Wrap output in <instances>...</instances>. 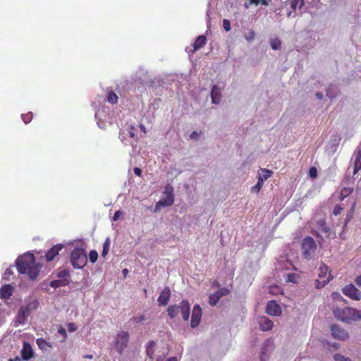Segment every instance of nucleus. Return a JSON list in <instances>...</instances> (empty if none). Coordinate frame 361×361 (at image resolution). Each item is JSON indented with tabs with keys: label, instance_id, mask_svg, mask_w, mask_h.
I'll list each match as a JSON object with an SVG mask.
<instances>
[{
	"label": "nucleus",
	"instance_id": "obj_1",
	"mask_svg": "<svg viewBox=\"0 0 361 361\" xmlns=\"http://www.w3.org/2000/svg\"><path fill=\"white\" fill-rule=\"evenodd\" d=\"M16 267L19 273L27 275L32 280L39 276L41 269V265L35 262V255L30 252L17 258Z\"/></svg>",
	"mask_w": 361,
	"mask_h": 361
},
{
	"label": "nucleus",
	"instance_id": "obj_2",
	"mask_svg": "<svg viewBox=\"0 0 361 361\" xmlns=\"http://www.w3.org/2000/svg\"><path fill=\"white\" fill-rule=\"evenodd\" d=\"M333 312L335 317L347 323L361 319V311L352 307H337L334 310Z\"/></svg>",
	"mask_w": 361,
	"mask_h": 361
},
{
	"label": "nucleus",
	"instance_id": "obj_3",
	"mask_svg": "<svg viewBox=\"0 0 361 361\" xmlns=\"http://www.w3.org/2000/svg\"><path fill=\"white\" fill-rule=\"evenodd\" d=\"M190 310V306L186 300H183L178 305H170L167 308L168 314L171 319L175 318L180 313L184 321L188 320Z\"/></svg>",
	"mask_w": 361,
	"mask_h": 361
},
{
	"label": "nucleus",
	"instance_id": "obj_4",
	"mask_svg": "<svg viewBox=\"0 0 361 361\" xmlns=\"http://www.w3.org/2000/svg\"><path fill=\"white\" fill-rule=\"evenodd\" d=\"M87 257L83 248L75 247L71 253V263L75 269H82L87 264Z\"/></svg>",
	"mask_w": 361,
	"mask_h": 361
},
{
	"label": "nucleus",
	"instance_id": "obj_5",
	"mask_svg": "<svg viewBox=\"0 0 361 361\" xmlns=\"http://www.w3.org/2000/svg\"><path fill=\"white\" fill-rule=\"evenodd\" d=\"M130 340V334L128 331H121L116 334L113 345L119 355H122L128 347Z\"/></svg>",
	"mask_w": 361,
	"mask_h": 361
},
{
	"label": "nucleus",
	"instance_id": "obj_6",
	"mask_svg": "<svg viewBox=\"0 0 361 361\" xmlns=\"http://www.w3.org/2000/svg\"><path fill=\"white\" fill-rule=\"evenodd\" d=\"M319 279L315 281V287L317 289L322 288L333 279L331 271L326 264L322 263L319 267Z\"/></svg>",
	"mask_w": 361,
	"mask_h": 361
},
{
	"label": "nucleus",
	"instance_id": "obj_7",
	"mask_svg": "<svg viewBox=\"0 0 361 361\" xmlns=\"http://www.w3.org/2000/svg\"><path fill=\"white\" fill-rule=\"evenodd\" d=\"M302 250L305 258L311 259L317 250L314 240L310 236L305 237L302 242Z\"/></svg>",
	"mask_w": 361,
	"mask_h": 361
},
{
	"label": "nucleus",
	"instance_id": "obj_8",
	"mask_svg": "<svg viewBox=\"0 0 361 361\" xmlns=\"http://www.w3.org/2000/svg\"><path fill=\"white\" fill-rule=\"evenodd\" d=\"M165 197H162L159 202H157L154 207V212L160 210L161 207H169L174 202L173 190L171 187H167L164 192Z\"/></svg>",
	"mask_w": 361,
	"mask_h": 361
},
{
	"label": "nucleus",
	"instance_id": "obj_9",
	"mask_svg": "<svg viewBox=\"0 0 361 361\" xmlns=\"http://www.w3.org/2000/svg\"><path fill=\"white\" fill-rule=\"evenodd\" d=\"M343 293L353 300H361L360 291L353 284H348L344 286L342 289Z\"/></svg>",
	"mask_w": 361,
	"mask_h": 361
},
{
	"label": "nucleus",
	"instance_id": "obj_10",
	"mask_svg": "<svg viewBox=\"0 0 361 361\" xmlns=\"http://www.w3.org/2000/svg\"><path fill=\"white\" fill-rule=\"evenodd\" d=\"M331 335L334 338L340 341H346L349 338L348 331L338 324L331 326Z\"/></svg>",
	"mask_w": 361,
	"mask_h": 361
},
{
	"label": "nucleus",
	"instance_id": "obj_11",
	"mask_svg": "<svg viewBox=\"0 0 361 361\" xmlns=\"http://www.w3.org/2000/svg\"><path fill=\"white\" fill-rule=\"evenodd\" d=\"M202 310L200 305L193 307L191 316L190 326L192 328L197 327L201 321Z\"/></svg>",
	"mask_w": 361,
	"mask_h": 361
},
{
	"label": "nucleus",
	"instance_id": "obj_12",
	"mask_svg": "<svg viewBox=\"0 0 361 361\" xmlns=\"http://www.w3.org/2000/svg\"><path fill=\"white\" fill-rule=\"evenodd\" d=\"M266 312L271 316H279L282 311L280 305L275 300H270L267 304Z\"/></svg>",
	"mask_w": 361,
	"mask_h": 361
},
{
	"label": "nucleus",
	"instance_id": "obj_13",
	"mask_svg": "<svg viewBox=\"0 0 361 361\" xmlns=\"http://www.w3.org/2000/svg\"><path fill=\"white\" fill-rule=\"evenodd\" d=\"M63 245L61 243L56 244L51 247L45 254V259L47 262H51L57 255L59 252L63 248Z\"/></svg>",
	"mask_w": 361,
	"mask_h": 361
},
{
	"label": "nucleus",
	"instance_id": "obj_14",
	"mask_svg": "<svg viewBox=\"0 0 361 361\" xmlns=\"http://www.w3.org/2000/svg\"><path fill=\"white\" fill-rule=\"evenodd\" d=\"M171 298V290L169 288L166 287L158 297L157 302L159 305L165 306L168 304Z\"/></svg>",
	"mask_w": 361,
	"mask_h": 361
},
{
	"label": "nucleus",
	"instance_id": "obj_15",
	"mask_svg": "<svg viewBox=\"0 0 361 361\" xmlns=\"http://www.w3.org/2000/svg\"><path fill=\"white\" fill-rule=\"evenodd\" d=\"M259 328L263 331H267L272 329L274 326L273 322L267 317H261L259 319Z\"/></svg>",
	"mask_w": 361,
	"mask_h": 361
},
{
	"label": "nucleus",
	"instance_id": "obj_16",
	"mask_svg": "<svg viewBox=\"0 0 361 361\" xmlns=\"http://www.w3.org/2000/svg\"><path fill=\"white\" fill-rule=\"evenodd\" d=\"M30 314V313L23 306L21 307L16 317V323L19 324H25Z\"/></svg>",
	"mask_w": 361,
	"mask_h": 361
},
{
	"label": "nucleus",
	"instance_id": "obj_17",
	"mask_svg": "<svg viewBox=\"0 0 361 361\" xmlns=\"http://www.w3.org/2000/svg\"><path fill=\"white\" fill-rule=\"evenodd\" d=\"M34 353L31 345L29 343L25 342L23 349L21 350V355L23 360H28L33 357Z\"/></svg>",
	"mask_w": 361,
	"mask_h": 361
},
{
	"label": "nucleus",
	"instance_id": "obj_18",
	"mask_svg": "<svg viewBox=\"0 0 361 361\" xmlns=\"http://www.w3.org/2000/svg\"><path fill=\"white\" fill-rule=\"evenodd\" d=\"M319 228L326 234V238H333L335 236V233L331 231V228L326 225L324 220H319L317 222Z\"/></svg>",
	"mask_w": 361,
	"mask_h": 361
},
{
	"label": "nucleus",
	"instance_id": "obj_19",
	"mask_svg": "<svg viewBox=\"0 0 361 361\" xmlns=\"http://www.w3.org/2000/svg\"><path fill=\"white\" fill-rule=\"evenodd\" d=\"M13 288L8 284L4 285L0 289V297L2 299H8L12 295Z\"/></svg>",
	"mask_w": 361,
	"mask_h": 361
},
{
	"label": "nucleus",
	"instance_id": "obj_20",
	"mask_svg": "<svg viewBox=\"0 0 361 361\" xmlns=\"http://www.w3.org/2000/svg\"><path fill=\"white\" fill-rule=\"evenodd\" d=\"M211 97L212 103L218 104L220 103L221 99V93L217 86L214 85L211 91Z\"/></svg>",
	"mask_w": 361,
	"mask_h": 361
},
{
	"label": "nucleus",
	"instance_id": "obj_21",
	"mask_svg": "<svg viewBox=\"0 0 361 361\" xmlns=\"http://www.w3.org/2000/svg\"><path fill=\"white\" fill-rule=\"evenodd\" d=\"M206 42H207V38L204 35L198 36L192 44L193 49L192 50V51H195L200 49L204 45L206 44Z\"/></svg>",
	"mask_w": 361,
	"mask_h": 361
},
{
	"label": "nucleus",
	"instance_id": "obj_22",
	"mask_svg": "<svg viewBox=\"0 0 361 361\" xmlns=\"http://www.w3.org/2000/svg\"><path fill=\"white\" fill-rule=\"evenodd\" d=\"M355 162L353 173L355 174L360 170H361V149H358L355 152Z\"/></svg>",
	"mask_w": 361,
	"mask_h": 361
},
{
	"label": "nucleus",
	"instance_id": "obj_23",
	"mask_svg": "<svg viewBox=\"0 0 361 361\" xmlns=\"http://www.w3.org/2000/svg\"><path fill=\"white\" fill-rule=\"evenodd\" d=\"M36 343L37 344L39 348L43 351H47L53 347L50 342L47 341L42 338H37L36 340Z\"/></svg>",
	"mask_w": 361,
	"mask_h": 361
},
{
	"label": "nucleus",
	"instance_id": "obj_24",
	"mask_svg": "<svg viewBox=\"0 0 361 361\" xmlns=\"http://www.w3.org/2000/svg\"><path fill=\"white\" fill-rule=\"evenodd\" d=\"M70 279H63L54 280L50 283V286L53 288H59L61 286H68L70 283Z\"/></svg>",
	"mask_w": 361,
	"mask_h": 361
},
{
	"label": "nucleus",
	"instance_id": "obj_25",
	"mask_svg": "<svg viewBox=\"0 0 361 361\" xmlns=\"http://www.w3.org/2000/svg\"><path fill=\"white\" fill-rule=\"evenodd\" d=\"M23 307L30 313L32 310H35L38 308L39 302L37 300H32Z\"/></svg>",
	"mask_w": 361,
	"mask_h": 361
},
{
	"label": "nucleus",
	"instance_id": "obj_26",
	"mask_svg": "<svg viewBox=\"0 0 361 361\" xmlns=\"http://www.w3.org/2000/svg\"><path fill=\"white\" fill-rule=\"evenodd\" d=\"M273 174V171L269 169H262V172L258 178L259 180H262L263 182L264 180L269 178Z\"/></svg>",
	"mask_w": 361,
	"mask_h": 361
},
{
	"label": "nucleus",
	"instance_id": "obj_27",
	"mask_svg": "<svg viewBox=\"0 0 361 361\" xmlns=\"http://www.w3.org/2000/svg\"><path fill=\"white\" fill-rule=\"evenodd\" d=\"M288 4L293 10H295L298 5L299 7H302L304 4V0H288Z\"/></svg>",
	"mask_w": 361,
	"mask_h": 361
},
{
	"label": "nucleus",
	"instance_id": "obj_28",
	"mask_svg": "<svg viewBox=\"0 0 361 361\" xmlns=\"http://www.w3.org/2000/svg\"><path fill=\"white\" fill-rule=\"evenodd\" d=\"M353 192V188H343L340 192V198L341 200H343L345 197L349 196Z\"/></svg>",
	"mask_w": 361,
	"mask_h": 361
},
{
	"label": "nucleus",
	"instance_id": "obj_29",
	"mask_svg": "<svg viewBox=\"0 0 361 361\" xmlns=\"http://www.w3.org/2000/svg\"><path fill=\"white\" fill-rule=\"evenodd\" d=\"M106 99L108 102H109L111 104H114L117 103L118 98V96L113 91H109L107 93Z\"/></svg>",
	"mask_w": 361,
	"mask_h": 361
},
{
	"label": "nucleus",
	"instance_id": "obj_30",
	"mask_svg": "<svg viewBox=\"0 0 361 361\" xmlns=\"http://www.w3.org/2000/svg\"><path fill=\"white\" fill-rule=\"evenodd\" d=\"M110 244H111L110 239L109 238H107L103 244V249H102V257H104L108 254L109 249H110Z\"/></svg>",
	"mask_w": 361,
	"mask_h": 361
},
{
	"label": "nucleus",
	"instance_id": "obj_31",
	"mask_svg": "<svg viewBox=\"0 0 361 361\" xmlns=\"http://www.w3.org/2000/svg\"><path fill=\"white\" fill-rule=\"evenodd\" d=\"M221 298L218 295V294L215 292L213 294H211L209 297V303L212 306H214L217 304Z\"/></svg>",
	"mask_w": 361,
	"mask_h": 361
},
{
	"label": "nucleus",
	"instance_id": "obj_32",
	"mask_svg": "<svg viewBox=\"0 0 361 361\" xmlns=\"http://www.w3.org/2000/svg\"><path fill=\"white\" fill-rule=\"evenodd\" d=\"M270 44L274 50H279L281 47V41L278 38L271 39L270 41Z\"/></svg>",
	"mask_w": 361,
	"mask_h": 361
},
{
	"label": "nucleus",
	"instance_id": "obj_33",
	"mask_svg": "<svg viewBox=\"0 0 361 361\" xmlns=\"http://www.w3.org/2000/svg\"><path fill=\"white\" fill-rule=\"evenodd\" d=\"M269 293L275 295L282 294L283 289L279 286H271L269 287Z\"/></svg>",
	"mask_w": 361,
	"mask_h": 361
},
{
	"label": "nucleus",
	"instance_id": "obj_34",
	"mask_svg": "<svg viewBox=\"0 0 361 361\" xmlns=\"http://www.w3.org/2000/svg\"><path fill=\"white\" fill-rule=\"evenodd\" d=\"M154 345H155V342L153 341H151L148 343V346L147 348L146 353L150 358H152V356L154 355L153 348H154Z\"/></svg>",
	"mask_w": 361,
	"mask_h": 361
},
{
	"label": "nucleus",
	"instance_id": "obj_35",
	"mask_svg": "<svg viewBox=\"0 0 361 361\" xmlns=\"http://www.w3.org/2000/svg\"><path fill=\"white\" fill-rule=\"evenodd\" d=\"M57 276L60 278V279H70V271L66 269L61 270L58 272Z\"/></svg>",
	"mask_w": 361,
	"mask_h": 361
},
{
	"label": "nucleus",
	"instance_id": "obj_36",
	"mask_svg": "<svg viewBox=\"0 0 361 361\" xmlns=\"http://www.w3.org/2000/svg\"><path fill=\"white\" fill-rule=\"evenodd\" d=\"M263 184L264 182L262 181V180L258 179L257 184L251 188V191L253 192L258 193L261 188H262Z\"/></svg>",
	"mask_w": 361,
	"mask_h": 361
},
{
	"label": "nucleus",
	"instance_id": "obj_37",
	"mask_svg": "<svg viewBox=\"0 0 361 361\" xmlns=\"http://www.w3.org/2000/svg\"><path fill=\"white\" fill-rule=\"evenodd\" d=\"M32 112H28V113H26V114H23L21 117H22V119L23 121H24V123L25 124H27L29 123L32 119Z\"/></svg>",
	"mask_w": 361,
	"mask_h": 361
},
{
	"label": "nucleus",
	"instance_id": "obj_38",
	"mask_svg": "<svg viewBox=\"0 0 361 361\" xmlns=\"http://www.w3.org/2000/svg\"><path fill=\"white\" fill-rule=\"evenodd\" d=\"M98 258V253L96 250H92L89 252V259L92 263H94Z\"/></svg>",
	"mask_w": 361,
	"mask_h": 361
},
{
	"label": "nucleus",
	"instance_id": "obj_39",
	"mask_svg": "<svg viewBox=\"0 0 361 361\" xmlns=\"http://www.w3.org/2000/svg\"><path fill=\"white\" fill-rule=\"evenodd\" d=\"M216 293L218 294L219 298L226 296L230 293V290L226 288H221Z\"/></svg>",
	"mask_w": 361,
	"mask_h": 361
},
{
	"label": "nucleus",
	"instance_id": "obj_40",
	"mask_svg": "<svg viewBox=\"0 0 361 361\" xmlns=\"http://www.w3.org/2000/svg\"><path fill=\"white\" fill-rule=\"evenodd\" d=\"M146 319V317L144 314H141L138 317H134L130 319V322L134 324H139L144 322Z\"/></svg>",
	"mask_w": 361,
	"mask_h": 361
},
{
	"label": "nucleus",
	"instance_id": "obj_41",
	"mask_svg": "<svg viewBox=\"0 0 361 361\" xmlns=\"http://www.w3.org/2000/svg\"><path fill=\"white\" fill-rule=\"evenodd\" d=\"M335 361H352V360L348 357H345L344 355L336 353L334 356Z\"/></svg>",
	"mask_w": 361,
	"mask_h": 361
},
{
	"label": "nucleus",
	"instance_id": "obj_42",
	"mask_svg": "<svg viewBox=\"0 0 361 361\" xmlns=\"http://www.w3.org/2000/svg\"><path fill=\"white\" fill-rule=\"evenodd\" d=\"M128 131L129 136L130 137L135 139V140L137 139V137L135 134L136 128L135 126H129L128 128Z\"/></svg>",
	"mask_w": 361,
	"mask_h": 361
},
{
	"label": "nucleus",
	"instance_id": "obj_43",
	"mask_svg": "<svg viewBox=\"0 0 361 361\" xmlns=\"http://www.w3.org/2000/svg\"><path fill=\"white\" fill-rule=\"evenodd\" d=\"M255 37V32L253 30L249 32L247 35H245V39L247 42H252Z\"/></svg>",
	"mask_w": 361,
	"mask_h": 361
},
{
	"label": "nucleus",
	"instance_id": "obj_44",
	"mask_svg": "<svg viewBox=\"0 0 361 361\" xmlns=\"http://www.w3.org/2000/svg\"><path fill=\"white\" fill-rule=\"evenodd\" d=\"M58 333L62 336L63 337V339H62V341H64L66 340L67 338V334H66V331L64 328L63 327H61L59 330H58Z\"/></svg>",
	"mask_w": 361,
	"mask_h": 361
},
{
	"label": "nucleus",
	"instance_id": "obj_45",
	"mask_svg": "<svg viewBox=\"0 0 361 361\" xmlns=\"http://www.w3.org/2000/svg\"><path fill=\"white\" fill-rule=\"evenodd\" d=\"M343 210V208L341 207L340 205L337 204L334 209L333 214L335 216H337L341 213V212Z\"/></svg>",
	"mask_w": 361,
	"mask_h": 361
},
{
	"label": "nucleus",
	"instance_id": "obj_46",
	"mask_svg": "<svg viewBox=\"0 0 361 361\" xmlns=\"http://www.w3.org/2000/svg\"><path fill=\"white\" fill-rule=\"evenodd\" d=\"M310 176L312 178H315L317 176V171L315 167H311L309 171Z\"/></svg>",
	"mask_w": 361,
	"mask_h": 361
},
{
	"label": "nucleus",
	"instance_id": "obj_47",
	"mask_svg": "<svg viewBox=\"0 0 361 361\" xmlns=\"http://www.w3.org/2000/svg\"><path fill=\"white\" fill-rule=\"evenodd\" d=\"M223 26L226 31H229L231 30L230 21L227 19H224L223 20Z\"/></svg>",
	"mask_w": 361,
	"mask_h": 361
},
{
	"label": "nucleus",
	"instance_id": "obj_48",
	"mask_svg": "<svg viewBox=\"0 0 361 361\" xmlns=\"http://www.w3.org/2000/svg\"><path fill=\"white\" fill-rule=\"evenodd\" d=\"M13 274V271L10 269H7L4 274V279L9 280V276Z\"/></svg>",
	"mask_w": 361,
	"mask_h": 361
},
{
	"label": "nucleus",
	"instance_id": "obj_49",
	"mask_svg": "<svg viewBox=\"0 0 361 361\" xmlns=\"http://www.w3.org/2000/svg\"><path fill=\"white\" fill-rule=\"evenodd\" d=\"M68 330L70 332H73L77 329V326L74 323H69L67 325Z\"/></svg>",
	"mask_w": 361,
	"mask_h": 361
},
{
	"label": "nucleus",
	"instance_id": "obj_50",
	"mask_svg": "<svg viewBox=\"0 0 361 361\" xmlns=\"http://www.w3.org/2000/svg\"><path fill=\"white\" fill-rule=\"evenodd\" d=\"M199 136V134L196 131H193L190 135V138L194 140H197Z\"/></svg>",
	"mask_w": 361,
	"mask_h": 361
},
{
	"label": "nucleus",
	"instance_id": "obj_51",
	"mask_svg": "<svg viewBox=\"0 0 361 361\" xmlns=\"http://www.w3.org/2000/svg\"><path fill=\"white\" fill-rule=\"evenodd\" d=\"M133 171H134V173L136 176H140L142 175V170L140 168L135 167Z\"/></svg>",
	"mask_w": 361,
	"mask_h": 361
},
{
	"label": "nucleus",
	"instance_id": "obj_52",
	"mask_svg": "<svg viewBox=\"0 0 361 361\" xmlns=\"http://www.w3.org/2000/svg\"><path fill=\"white\" fill-rule=\"evenodd\" d=\"M121 215V211H116L114 213V217H113L114 220V221H117L120 218Z\"/></svg>",
	"mask_w": 361,
	"mask_h": 361
},
{
	"label": "nucleus",
	"instance_id": "obj_53",
	"mask_svg": "<svg viewBox=\"0 0 361 361\" xmlns=\"http://www.w3.org/2000/svg\"><path fill=\"white\" fill-rule=\"evenodd\" d=\"M355 281L357 286H361V274L356 277Z\"/></svg>",
	"mask_w": 361,
	"mask_h": 361
},
{
	"label": "nucleus",
	"instance_id": "obj_54",
	"mask_svg": "<svg viewBox=\"0 0 361 361\" xmlns=\"http://www.w3.org/2000/svg\"><path fill=\"white\" fill-rule=\"evenodd\" d=\"M260 1H261V4L265 6H269V4H270L271 0H260Z\"/></svg>",
	"mask_w": 361,
	"mask_h": 361
},
{
	"label": "nucleus",
	"instance_id": "obj_55",
	"mask_svg": "<svg viewBox=\"0 0 361 361\" xmlns=\"http://www.w3.org/2000/svg\"><path fill=\"white\" fill-rule=\"evenodd\" d=\"M250 4H255V6H258L261 4L260 0H250Z\"/></svg>",
	"mask_w": 361,
	"mask_h": 361
},
{
	"label": "nucleus",
	"instance_id": "obj_56",
	"mask_svg": "<svg viewBox=\"0 0 361 361\" xmlns=\"http://www.w3.org/2000/svg\"><path fill=\"white\" fill-rule=\"evenodd\" d=\"M315 95L319 99H322L323 98V94L321 92H318L315 94Z\"/></svg>",
	"mask_w": 361,
	"mask_h": 361
},
{
	"label": "nucleus",
	"instance_id": "obj_57",
	"mask_svg": "<svg viewBox=\"0 0 361 361\" xmlns=\"http://www.w3.org/2000/svg\"><path fill=\"white\" fill-rule=\"evenodd\" d=\"M166 361H177V358L176 357H171L168 358Z\"/></svg>",
	"mask_w": 361,
	"mask_h": 361
},
{
	"label": "nucleus",
	"instance_id": "obj_58",
	"mask_svg": "<svg viewBox=\"0 0 361 361\" xmlns=\"http://www.w3.org/2000/svg\"><path fill=\"white\" fill-rule=\"evenodd\" d=\"M140 128L141 129L142 131H143L144 133H145V127L144 125H140Z\"/></svg>",
	"mask_w": 361,
	"mask_h": 361
},
{
	"label": "nucleus",
	"instance_id": "obj_59",
	"mask_svg": "<svg viewBox=\"0 0 361 361\" xmlns=\"http://www.w3.org/2000/svg\"><path fill=\"white\" fill-rule=\"evenodd\" d=\"M9 361H20V359L18 357H16L14 360L10 359Z\"/></svg>",
	"mask_w": 361,
	"mask_h": 361
},
{
	"label": "nucleus",
	"instance_id": "obj_60",
	"mask_svg": "<svg viewBox=\"0 0 361 361\" xmlns=\"http://www.w3.org/2000/svg\"><path fill=\"white\" fill-rule=\"evenodd\" d=\"M85 357L89 358V359H92V355H85Z\"/></svg>",
	"mask_w": 361,
	"mask_h": 361
},
{
	"label": "nucleus",
	"instance_id": "obj_61",
	"mask_svg": "<svg viewBox=\"0 0 361 361\" xmlns=\"http://www.w3.org/2000/svg\"><path fill=\"white\" fill-rule=\"evenodd\" d=\"M123 273L124 274H127V273H128V270H127L126 269H124L123 270Z\"/></svg>",
	"mask_w": 361,
	"mask_h": 361
},
{
	"label": "nucleus",
	"instance_id": "obj_62",
	"mask_svg": "<svg viewBox=\"0 0 361 361\" xmlns=\"http://www.w3.org/2000/svg\"><path fill=\"white\" fill-rule=\"evenodd\" d=\"M260 360H261L262 361H265V359L264 358V355H261V357H260Z\"/></svg>",
	"mask_w": 361,
	"mask_h": 361
}]
</instances>
